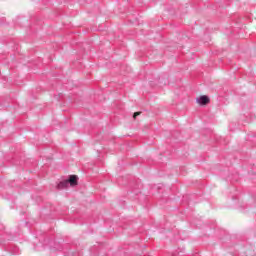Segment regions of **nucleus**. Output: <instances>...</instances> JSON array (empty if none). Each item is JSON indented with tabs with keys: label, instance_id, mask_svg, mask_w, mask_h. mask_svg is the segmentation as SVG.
Instances as JSON below:
<instances>
[{
	"label": "nucleus",
	"instance_id": "f257e3e1",
	"mask_svg": "<svg viewBox=\"0 0 256 256\" xmlns=\"http://www.w3.org/2000/svg\"><path fill=\"white\" fill-rule=\"evenodd\" d=\"M71 185V187L77 186V181H79V177L77 175H70L69 179L66 180Z\"/></svg>",
	"mask_w": 256,
	"mask_h": 256
},
{
	"label": "nucleus",
	"instance_id": "f03ea898",
	"mask_svg": "<svg viewBox=\"0 0 256 256\" xmlns=\"http://www.w3.org/2000/svg\"><path fill=\"white\" fill-rule=\"evenodd\" d=\"M210 101L211 100L205 95H203L197 99V103H199V105H207V104H209Z\"/></svg>",
	"mask_w": 256,
	"mask_h": 256
},
{
	"label": "nucleus",
	"instance_id": "7ed1b4c3",
	"mask_svg": "<svg viewBox=\"0 0 256 256\" xmlns=\"http://www.w3.org/2000/svg\"><path fill=\"white\" fill-rule=\"evenodd\" d=\"M67 185H69V181L64 180V181L60 182V183L57 185V188H58V189H65V187H67Z\"/></svg>",
	"mask_w": 256,
	"mask_h": 256
},
{
	"label": "nucleus",
	"instance_id": "20e7f679",
	"mask_svg": "<svg viewBox=\"0 0 256 256\" xmlns=\"http://www.w3.org/2000/svg\"><path fill=\"white\" fill-rule=\"evenodd\" d=\"M139 115H141V112H135L133 115V118L137 119V117H139Z\"/></svg>",
	"mask_w": 256,
	"mask_h": 256
}]
</instances>
